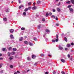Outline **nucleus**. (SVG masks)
Wrapping results in <instances>:
<instances>
[{"label":"nucleus","mask_w":74,"mask_h":74,"mask_svg":"<svg viewBox=\"0 0 74 74\" xmlns=\"http://www.w3.org/2000/svg\"><path fill=\"white\" fill-rule=\"evenodd\" d=\"M70 55L69 54L68 55V58H70Z\"/></svg>","instance_id":"47"},{"label":"nucleus","mask_w":74,"mask_h":74,"mask_svg":"<svg viewBox=\"0 0 74 74\" xmlns=\"http://www.w3.org/2000/svg\"><path fill=\"white\" fill-rule=\"evenodd\" d=\"M59 48L60 50H62L63 49V48L62 47L60 46H59Z\"/></svg>","instance_id":"6"},{"label":"nucleus","mask_w":74,"mask_h":74,"mask_svg":"<svg viewBox=\"0 0 74 74\" xmlns=\"http://www.w3.org/2000/svg\"><path fill=\"white\" fill-rule=\"evenodd\" d=\"M13 56H12L11 57H10L9 58L10 60H12L13 59Z\"/></svg>","instance_id":"11"},{"label":"nucleus","mask_w":74,"mask_h":74,"mask_svg":"<svg viewBox=\"0 0 74 74\" xmlns=\"http://www.w3.org/2000/svg\"><path fill=\"white\" fill-rule=\"evenodd\" d=\"M2 50L3 51H6L7 50L5 48H3L2 49Z\"/></svg>","instance_id":"10"},{"label":"nucleus","mask_w":74,"mask_h":74,"mask_svg":"<svg viewBox=\"0 0 74 74\" xmlns=\"http://www.w3.org/2000/svg\"><path fill=\"white\" fill-rule=\"evenodd\" d=\"M24 43L25 44H29V42L26 41H24Z\"/></svg>","instance_id":"9"},{"label":"nucleus","mask_w":74,"mask_h":74,"mask_svg":"<svg viewBox=\"0 0 74 74\" xmlns=\"http://www.w3.org/2000/svg\"><path fill=\"white\" fill-rule=\"evenodd\" d=\"M34 40L35 41H37V39L36 37H34L33 38Z\"/></svg>","instance_id":"22"},{"label":"nucleus","mask_w":74,"mask_h":74,"mask_svg":"<svg viewBox=\"0 0 74 74\" xmlns=\"http://www.w3.org/2000/svg\"><path fill=\"white\" fill-rule=\"evenodd\" d=\"M42 21L43 22H45V18H43V19H42Z\"/></svg>","instance_id":"39"},{"label":"nucleus","mask_w":74,"mask_h":74,"mask_svg":"<svg viewBox=\"0 0 74 74\" xmlns=\"http://www.w3.org/2000/svg\"><path fill=\"white\" fill-rule=\"evenodd\" d=\"M14 74H17V73L15 72Z\"/></svg>","instance_id":"64"},{"label":"nucleus","mask_w":74,"mask_h":74,"mask_svg":"<svg viewBox=\"0 0 74 74\" xmlns=\"http://www.w3.org/2000/svg\"><path fill=\"white\" fill-rule=\"evenodd\" d=\"M56 38L57 39L56 40V41L58 42V35H56Z\"/></svg>","instance_id":"3"},{"label":"nucleus","mask_w":74,"mask_h":74,"mask_svg":"<svg viewBox=\"0 0 74 74\" xmlns=\"http://www.w3.org/2000/svg\"><path fill=\"white\" fill-rule=\"evenodd\" d=\"M53 74H56V72L54 71H53Z\"/></svg>","instance_id":"42"},{"label":"nucleus","mask_w":74,"mask_h":74,"mask_svg":"<svg viewBox=\"0 0 74 74\" xmlns=\"http://www.w3.org/2000/svg\"><path fill=\"white\" fill-rule=\"evenodd\" d=\"M49 15V14H48V13H47L46 14V17H47Z\"/></svg>","instance_id":"25"},{"label":"nucleus","mask_w":74,"mask_h":74,"mask_svg":"<svg viewBox=\"0 0 74 74\" xmlns=\"http://www.w3.org/2000/svg\"><path fill=\"white\" fill-rule=\"evenodd\" d=\"M66 3L67 4H70V1H68L66 2Z\"/></svg>","instance_id":"33"},{"label":"nucleus","mask_w":74,"mask_h":74,"mask_svg":"<svg viewBox=\"0 0 74 74\" xmlns=\"http://www.w3.org/2000/svg\"><path fill=\"white\" fill-rule=\"evenodd\" d=\"M32 59H35L36 58V56L32 55Z\"/></svg>","instance_id":"17"},{"label":"nucleus","mask_w":74,"mask_h":74,"mask_svg":"<svg viewBox=\"0 0 74 74\" xmlns=\"http://www.w3.org/2000/svg\"><path fill=\"white\" fill-rule=\"evenodd\" d=\"M17 73H18V74H19L20 73V72H19V71H17Z\"/></svg>","instance_id":"59"},{"label":"nucleus","mask_w":74,"mask_h":74,"mask_svg":"<svg viewBox=\"0 0 74 74\" xmlns=\"http://www.w3.org/2000/svg\"><path fill=\"white\" fill-rule=\"evenodd\" d=\"M45 74H48V72H45Z\"/></svg>","instance_id":"51"},{"label":"nucleus","mask_w":74,"mask_h":74,"mask_svg":"<svg viewBox=\"0 0 74 74\" xmlns=\"http://www.w3.org/2000/svg\"><path fill=\"white\" fill-rule=\"evenodd\" d=\"M71 1L72 3L73 4H74V0H71Z\"/></svg>","instance_id":"13"},{"label":"nucleus","mask_w":74,"mask_h":74,"mask_svg":"<svg viewBox=\"0 0 74 74\" xmlns=\"http://www.w3.org/2000/svg\"><path fill=\"white\" fill-rule=\"evenodd\" d=\"M29 45H30V46H33V44L32 43L30 42H29Z\"/></svg>","instance_id":"5"},{"label":"nucleus","mask_w":74,"mask_h":74,"mask_svg":"<svg viewBox=\"0 0 74 74\" xmlns=\"http://www.w3.org/2000/svg\"><path fill=\"white\" fill-rule=\"evenodd\" d=\"M37 64V63H36L34 64V66H36Z\"/></svg>","instance_id":"54"},{"label":"nucleus","mask_w":74,"mask_h":74,"mask_svg":"<svg viewBox=\"0 0 74 74\" xmlns=\"http://www.w3.org/2000/svg\"><path fill=\"white\" fill-rule=\"evenodd\" d=\"M40 3H41V1H38L37 2V3H38V4H40Z\"/></svg>","instance_id":"27"},{"label":"nucleus","mask_w":74,"mask_h":74,"mask_svg":"<svg viewBox=\"0 0 74 74\" xmlns=\"http://www.w3.org/2000/svg\"><path fill=\"white\" fill-rule=\"evenodd\" d=\"M40 27H41V25H39L38 26V29H40Z\"/></svg>","instance_id":"36"},{"label":"nucleus","mask_w":74,"mask_h":74,"mask_svg":"<svg viewBox=\"0 0 74 74\" xmlns=\"http://www.w3.org/2000/svg\"><path fill=\"white\" fill-rule=\"evenodd\" d=\"M71 7V5H69L68 6V8H70Z\"/></svg>","instance_id":"41"},{"label":"nucleus","mask_w":74,"mask_h":74,"mask_svg":"<svg viewBox=\"0 0 74 74\" xmlns=\"http://www.w3.org/2000/svg\"><path fill=\"white\" fill-rule=\"evenodd\" d=\"M21 30H25V28L24 27H22L21 28Z\"/></svg>","instance_id":"24"},{"label":"nucleus","mask_w":74,"mask_h":74,"mask_svg":"<svg viewBox=\"0 0 74 74\" xmlns=\"http://www.w3.org/2000/svg\"><path fill=\"white\" fill-rule=\"evenodd\" d=\"M45 40H46V41H47L48 40V38H46L45 39Z\"/></svg>","instance_id":"63"},{"label":"nucleus","mask_w":74,"mask_h":74,"mask_svg":"<svg viewBox=\"0 0 74 74\" xmlns=\"http://www.w3.org/2000/svg\"><path fill=\"white\" fill-rule=\"evenodd\" d=\"M67 49H67V48H65V51H67Z\"/></svg>","instance_id":"58"},{"label":"nucleus","mask_w":74,"mask_h":74,"mask_svg":"<svg viewBox=\"0 0 74 74\" xmlns=\"http://www.w3.org/2000/svg\"><path fill=\"white\" fill-rule=\"evenodd\" d=\"M0 72L1 73H3V70L1 71Z\"/></svg>","instance_id":"57"},{"label":"nucleus","mask_w":74,"mask_h":74,"mask_svg":"<svg viewBox=\"0 0 74 74\" xmlns=\"http://www.w3.org/2000/svg\"><path fill=\"white\" fill-rule=\"evenodd\" d=\"M52 41L53 42H55L56 41V40H52Z\"/></svg>","instance_id":"43"},{"label":"nucleus","mask_w":74,"mask_h":74,"mask_svg":"<svg viewBox=\"0 0 74 74\" xmlns=\"http://www.w3.org/2000/svg\"><path fill=\"white\" fill-rule=\"evenodd\" d=\"M71 45H74V43H71Z\"/></svg>","instance_id":"55"},{"label":"nucleus","mask_w":74,"mask_h":74,"mask_svg":"<svg viewBox=\"0 0 74 74\" xmlns=\"http://www.w3.org/2000/svg\"><path fill=\"white\" fill-rule=\"evenodd\" d=\"M52 15V13L51 12L49 13V15Z\"/></svg>","instance_id":"53"},{"label":"nucleus","mask_w":74,"mask_h":74,"mask_svg":"<svg viewBox=\"0 0 74 74\" xmlns=\"http://www.w3.org/2000/svg\"><path fill=\"white\" fill-rule=\"evenodd\" d=\"M45 35H46V34H45L44 35H43V37H45Z\"/></svg>","instance_id":"61"},{"label":"nucleus","mask_w":74,"mask_h":74,"mask_svg":"<svg viewBox=\"0 0 74 74\" xmlns=\"http://www.w3.org/2000/svg\"><path fill=\"white\" fill-rule=\"evenodd\" d=\"M11 55H14V54H15V53L14 51H13L11 52Z\"/></svg>","instance_id":"12"},{"label":"nucleus","mask_w":74,"mask_h":74,"mask_svg":"<svg viewBox=\"0 0 74 74\" xmlns=\"http://www.w3.org/2000/svg\"><path fill=\"white\" fill-rule=\"evenodd\" d=\"M10 32L11 33H14V30L13 29H11L10 30Z\"/></svg>","instance_id":"2"},{"label":"nucleus","mask_w":74,"mask_h":74,"mask_svg":"<svg viewBox=\"0 0 74 74\" xmlns=\"http://www.w3.org/2000/svg\"><path fill=\"white\" fill-rule=\"evenodd\" d=\"M28 11V8H26L24 10V11L25 12H26V11Z\"/></svg>","instance_id":"18"},{"label":"nucleus","mask_w":74,"mask_h":74,"mask_svg":"<svg viewBox=\"0 0 74 74\" xmlns=\"http://www.w3.org/2000/svg\"><path fill=\"white\" fill-rule=\"evenodd\" d=\"M19 40L20 41H22V40H23V37H21L19 38Z\"/></svg>","instance_id":"8"},{"label":"nucleus","mask_w":74,"mask_h":74,"mask_svg":"<svg viewBox=\"0 0 74 74\" xmlns=\"http://www.w3.org/2000/svg\"><path fill=\"white\" fill-rule=\"evenodd\" d=\"M27 60H30L31 59L30 58H29V57H27Z\"/></svg>","instance_id":"32"},{"label":"nucleus","mask_w":74,"mask_h":74,"mask_svg":"<svg viewBox=\"0 0 74 74\" xmlns=\"http://www.w3.org/2000/svg\"><path fill=\"white\" fill-rule=\"evenodd\" d=\"M3 21L5 22L7 21V19L6 18H4L3 19Z\"/></svg>","instance_id":"15"},{"label":"nucleus","mask_w":74,"mask_h":74,"mask_svg":"<svg viewBox=\"0 0 74 74\" xmlns=\"http://www.w3.org/2000/svg\"><path fill=\"white\" fill-rule=\"evenodd\" d=\"M64 39L65 41H66V42H67V38H66V37H65Z\"/></svg>","instance_id":"14"},{"label":"nucleus","mask_w":74,"mask_h":74,"mask_svg":"<svg viewBox=\"0 0 74 74\" xmlns=\"http://www.w3.org/2000/svg\"><path fill=\"white\" fill-rule=\"evenodd\" d=\"M13 50L14 51H16V50H17L16 49V48H13Z\"/></svg>","instance_id":"21"},{"label":"nucleus","mask_w":74,"mask_h":74,"mask_svg":"<svg viewBox=\"0 0 74 74\" xmlns=\"http://www.w3.org/2000/svg\"><path fill=\"white\" fill-rule=\"evenodd\" d=\"M8 56H10V55H11V53L9 52H8Z\"/></svg>","instance_id":"26"},{"label":"nucleus","mask_w":74,"mask_h":74,"mask_svg":"<svg viewBox=\"0 0 74 74\" xmlns=\"http://www.w3.org/2000/svg\"><path fill=\"white\" fill-rule=\"evenodd\" d=\"M23 15H24V16H26V12H24L23 13Z\"/></svg>","instance_id":"23"},{"label":"nucleus","mask_w":74,"mask_h":74,"mask_svg":"<svg viewBox=\"0 0 74 74\" xmlns=\"http://www.w3.org/2000/svg\"><path fill=\"white\" fill-rule=\"evenodd\" d=\"M45 31L47 33H49V29H46Z\"/></svg>","instance_id":"19"},{"label":"nucleus","mask_w":74,"mask_h":74,"mask_svg":"<svg viewBox=\"0 0 74 74\" xmlns=\"http://www.w3.org/2000/svg\"><path fill=\"white\" fill-rule=\"evenodd\" d=\"M31 5V2L28 3V5Z\"/></svg>","instance_id":"38"},{"label":"nucleus","mask_w":74,"mask_h":74,"mask_svg":"<svg viewBox=\"0 0 74 74\" xmlns=\"http://www.w3.org/2000/svg\"><path fill=\"white\" fill-rule=\"evenodd\" d=\"M57 10L58 11V12H60V9L59 8H57Z\"/></svg>","instance_id":"29"},{"label":"nucleus","mask_w":74,"mask_h":74,"mask_svg":"<svg viewBox=\"0 0 74 74\" xmlns=\"http://www.w3.org/2000/svg\"><path fill=\"white\" fill-rule=\"evenodd\" d=\"M61 73L63 74H66V73H65L63 71H62L61 72Z\"/></svg>","instance_id":"34"},{"label":"nucleus","mask_w":74,"mask_h":74,"mask_svg":"<svg viewBox=\"0 0 74 74\" xmlns=\"http://www.w3.org/2000/svg\"><path fill=\"white\" fill-rule=\"evenodd\" d=\"M61 60V62H62V63H64V62H65V60L63 59H62Z\"/></svg>","instance_id":"7"},{"label":"nucleus","mask_w":74,"mask_h":74,"mask_svg":"<svg viewBox=\"0 0 74 74\" xmlns=\"http://www.w3.org/2000/svg\"><path fill=\"white\" fill-rule=\"evenodd\" d=\"M2 66H3V64H0V68L2 67Z\"/></svg>","instance_id":"40"},{"label":"nucleus","mask_w":74,"mask_h":74,"mask_svg":"<svg viewBox=\"0 0 74 74\" xmlns=\"http://www.w3.org/2000/svg\"><path fill=\"white\" fill-rule=\"evenodd\" d=\"M28 10H30L32 9V7H29L28 8Z\"/></svg>","instance_id":"28"},{"label":"nucleus","mask_w":74,"mask_h":74,"mask_svg":"<svg viewBox=\"0 0 74 74\" xmlns=\"http://www.w3.org/2000/svg\"><path fill=\"white\" fill-rule=\"evenodd\" d=\"M71 46V45L70 44H68L67 45V47L68 48H70Z\"/></svg>","instance_id":"4"},{"label":"nucleus","mask_w":74,"mask_h":74,"mask_svg":"<svg viewBox=\"0 0 74 74\" xmlns=\"http://www.w3.org/2000/svg\"><path fill=\"white\" fill-rule=\"evenodd\" d=\"M55 9H53V12H55Z\"/></svg>","instance_id":"56"},{"label":"nucleus","mask_w":74,"mask_h":74,"mask_svg":"<svg viewBox=\"0 0 74 74\" xmlns=\"http://www.w3.org/2000/svg\"><path fill=\"white\" fill-rule=\"evenodd\" d=\"M35 4H36V3L34 2V3H33V5L34 6L35 5Z\"/></svg>","instance_id":"60"},{"label":"nucleus","mask_w":74,"mask_h":74,"mask_svg":"<svg viewBox=\"0 0 74 74\" xmlns=\"http://www.w3.org/2000/svg\"><path fill=\"white\" fill-rule=\"evenodd\" d=\"M56 25L57 26H59V24L58 23H57L56 24Z\"/></svg>","instance_id":"37"},{"label":"nucleus","mask_w":74,"mask_h":74,"mask_svg":"<svg viewBox=\"0 0 74 74\" xmlns=\"http://www.w3.org/2000/svg\"><path fill=\"white\" fill-rule=\"evenodd\" d=\"M23 7V6L22 5L20 6L19 7V9H20V8H21Z\"/></svg>","instance_id":"30"},{"label":"nucleus","mask_w":74,"mask_h":74,"mask_svg":"<svg viewBox=\"0 0 74 74\" xmlns=\"http://www.w3.org/2000/svg\"><path fill=\"white\" fill-rule=\"evenodd\" d=\"M6 12H9V10H8V9H7L6 10Z\"/></svg>","instance_id":"31"},{"label":"nucleus","mask_w":74,"mask_h":74,"mask_svg":"<svg viewBox=\"0 0 74 74\" xmlns=\"http://www.w3.org/2000/svg\"><path fill=\"white\" fill-rule=\"evenodd\" d=\"M72 59H73V57L71 56V57L70 58V60H72Z\"/></svg>","instance_id":"50"},{"label":"nucleus","mask_w":74,"mask_h":74,"mask_svg":"<svg viewBox=\"0 0 74 74\" xmlns=\"http://www.w3.org/2000/svg\"><path fill=\"white\" fill-rule=\"evenodd\" d=\"M56 21H58V17H56Z\"/></svg>","instance_id":"48"},{"label":"nucleus","mask_w":74,"mask_h":74,"mask_svg":"<svg viewBox=\"0 0 74 74\" xmlns=\"http://www.w3.org/2000/svg\"><path fill=\"white\" fill-rule=\"evenodd\" d=\"M36 8H37V7L36 6H34L32 8V9H33V10H36Z\"/></svg>","instance_id":"20"},{"label":"nucleus","mask_w":74,"mask_h":74,"mask_svg":"<svg viewBox=\"0 0 74 74\" xmlns=\"http://www.w3.org/2000/svg\"><path fill=\"white\" fill-rule=\"evenodd\" d=\"M52 17L54 18H55V16L52 15Z\"/></svg>","instance_id":"46"},{"label":"nucleus","mask_w":74,"mask_h":74,"mask_svg":"<svg viewBox=\"0 0 74 74\" xmlns=\"http://www.w3.org/2000/svg\"><path fill=\"white\" fill-rule=\"evenodd\" d=\"M10 68H13V66H12V65H11L10 66Z\"/></svg>","instance_id":"49"},{"label":"nucleus","mask_w":74,"mask_h":74,"mask_svg":"<svg viewBox=\"0 0 74 74\" xmlns=\"http://www.w3.org/2000/svg\"><path fill=\"white\" fill-rule=\"evenodd\" d=\"M30 71V70L29 69L27 71V72H29Z\"/></svg>","instance_id":"62"},{"label":"nucleus","mask_w":74,"mask_h":74,"mask_svg":"<svg viewBox=\"0 0 74 74\" xmlns=\"http://www.w3.org/2000/svg\"><path fill=\"white\" fill-rule=\"evenodd\" d=\"M40 56H44V54H40Z\"/></svg>","instance_id":"52"},{"label":"nucleus","mask_w":74,"mask_h":74,"mask_svg":"<svg viewBox=\"0 0 74 74\" xmlns=\"http://www.w3.org/2000/svg\"><path fill=\"white\" fill-rule=\"evenodd\" d=\"M69 10H70V12H73L74 11L73 10V9H72L71 8H69Z\"/></svg>","instance_id":"1"},{"label":"nucleus","mask_w":74,"mask_h":74,"mask_svg":"<svg viewBox=\"0 0 74 74\" xmlns=\"http://www.w3.org/2000/svg\"><path fill=\"white\" fill-rule=\"evenodd\" d=\"M18 1L19 3H21V0H18Z\"/></svg>","instance_id":"44"},{"label":"nucleus","mask_w":74,"mask_h":74,"mask_svg":"<svg viewBox=\"0 0 74 74\" xmlns=\"http://www.w3.org/2000/svg\"><path fill=\"white\" fill-rule=\"evenodd\" d=\"M10 37L11 38H14V36L12 35H10Z\"/></svg>","instance_id":"16"},{"label":"nucleus","mask_w":74,"mask_h":74,"mask_svg":"<svg viewBox=\"0 0 74 74\" xmlns=\"http://www.w3.org/2000/svg\"><path fill=\"white\" fill-rule=\"evenodd\" d=\"M12 49V48L11 47H10L9 48V51H10L11 50V49Z\"/></svg>","instance_id":"35"},{"label":"nucleus","mask_w":74,"mask_h":74,"mask_svg":"<svg viewBox=\"0 0 74 74\" xmlns=\"http://www.w3.org/2000/svg\"><path fill=\"white\" fill-rule=\"evenodd\" d=\"M60 5V2L58 4H57V5H58V6H59V5Z\"/></svg>","instance_id":"45"}]
</instances>
